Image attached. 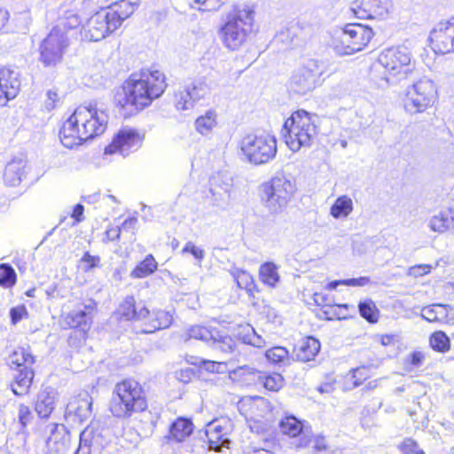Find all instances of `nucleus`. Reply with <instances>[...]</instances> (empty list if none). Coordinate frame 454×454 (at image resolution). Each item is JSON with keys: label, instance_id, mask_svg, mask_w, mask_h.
<instances>
[{"label": "nucleus", "instance_id": "obj_1", "mask_svg": "<svg viewBox=\"0 0 454 454\" xmlns=\"http://www.w3.org/2000/svg\"><path fill=\"white\" fill-rule=\"evenodd\" d=\"M167 88L165 75L159 70L142 69L132 74L114 94V103L123 114L132 115L150 106Z\"/></svg>", "mask_w": 454, "mask_h": 454}, {"label": "nucleus", "instance_id": "obj_2", "mask_svg": "<svg viewBox=\"0 0 454 454\" xmlns=\"http://www.w3.org/2000/svg\"><path fill=\"white\" fill-rule=\"evenodd\" d=\"M414 70L411 52L403 45L382 51L372 66V74L381 87L397 85Z\"/></svg>", "mask_w": 454, "mask_h": 454}, {"label": "nucleus", "instance_id": "obj_3", "mask_svg": "<svg viewBox=\"0 0 454 454\" xmlns=\"http://www.w3.org/2000/svg\"><path fill=\"white\" fill-rule=\"evenodd\" d=\"M256 31L254 11L247 5H234L227 14L225 24L220 28L219 35L227 49L236 51Z\"/></svg>", "mask_w": 454, "mask_h": 454}, {"label": "nucleus", "instance_id": "obj_4", "mask_svg": "<svg viewBox=\"0 0 454 454\" xmlns=\"http://www.w3.org/2000/svg\"><path fill=\"white\" fill-rule=\"evenodd\" d=\"M146 409L145 393L138 381L126 379L114 386L109 403V411L114 417L126 419Z\"/></svg>", "mask_w": 454, "mask_h": 454}, {"label": "nucleus", "instance_id": "obj_5", "mask_svg": "<svg viewBox=\"0 0 454 454\" xmlns=\"http://www.w3.org/2000/svg\"><path fill=\"white\" fill-rule=\"evenodd\" d=\"M318 117L303 109L292 114L285 121L283 134L286 145L293 152H298L301 147L311 146L317 135Z\"/></svg>", "mask_w": 454, "mask_h": 454}, {"label": "nucleus", "instance_id": "obj_6", "mask_svg": "<svg viewBox=\"0 0 454 454\" xmlns=\"http://www.w3.org/2000/svg\"><path fill=\"white\" fill-rule=\"evenodd\" d=\"M239 148L242 160L255 166L269 163L278 152L276 137L265 132L246 134L239 140Z\"/></svg>", "mask_w": 454, "mask_h": 454}, {"label": "nucleus", "instance_id": "obj_7", "mask_svg": "<svg viewBox=\"0 0 454 454\" xmlns=\"http://www.w3.org/2000/svg\"><path fill=\"white\" fill-rule=\"evenodd\" d=\"M295 190L293 180L284 175L275 176L260 186L262 203L270 213L279 214L287 207Z\"/></svg>", "mask_w": 454, "mask_h": 454}, {"label": "nucleus", "instance_id": "obj_8", "mask_svg": "<svg viewBox=\"0 0 454 454\" xmlns=\"http://www.w3.org/2000/svg\"><path fill=\"white\" fill-rule=\"evenodd\" d=\"M108 114L106 109L96 104L80 106L74 112V122L68 123L65 130L74 133V125H82L81 134L88 139L103 134L108 124Z\"/></svg>", "mask_w": 454, "mask_h": 454}, {"label": "nucleus", "instance_id": "obj_9", "mask_svg": "<svg viewBox=\"0 0 454 454\" xmlns=\"http://www.w3.org/2000/svg\"><path fill=\"white\" fill-rule=\"evenodd\" d=\"M372 36V28L360 24H348L336 31L333 49L338 55H352L362 51Z\"/></svg>", "mask_w": 454, "mask_h": 454}, {"label": "nucleus", "instance_id": "obj_10", "mask_svg": "<svg viewBox=\"0 0 454 454\" xmlns=\"http://www.w3.org/2000/svg\"><path fill=\"white\" fill-rule=\"evenodd\" d=\"M325 66L322 61L308 59L294 71L290 78V89L300 95L312 91L322 83Z\"/></svg>", "mask_w": 454, "mask_h": 454}, {"label": "nucleus", "instance_id": "obj_11", "mask_svg": "<svg viewBox=\"0 0 454 454\" xmlns=\"http://www.w3.org/2000/svg\"><path fill=\"white\" fill-rule=\"evenodd\" d=\"M436 87L434 82L422 78L407 89L404 100L405 111L411 114L425 112L436 98Z\"/></svg>", "mask_w": 454, "mask_h": 454}, {"label": "nucleus", "instance_id": "obj_12", "mask_svg": "<svg viewBox=\"0 0 454 454\" xmlns=\"http://www.w3.org/2000/svg\"><path fill=\"white\" fill-rule=\"evenodd\" d=\"M68 46L67 33L59 27H53L40 46V60L45 67L56 66L62 59Z\"/></svg>", "mask_w": 454, "mask_h": 454}, {"label": "nucleus", "instance_id": "obj_13", "mask_svg": "<svg viewBox=\"0 0 454 454\" xmlns=\"http://www.w3.org/2000/svg\"><path fill=\"white\" fill-rule=\"evenodd\" d=\"M210 92V88L205 77L192 80L175 93V106L177 110H190L196 103L205 98Z\"/></svg>", "mask_w": 454, "mask_h": 454}, {"label": "nucleus", "instance_id": "obj_14", "mask_svg": "<svg viewBox=\"0 0 454 454\" xmlns=\"http://www.w3.org/2000/svg\"><path fill=\"white\" fill-rule=\"evenodd\" d=\"M117 20H113L106 9L93 14L82 26L81 35L83 40L98 42L114 32Z\"/></svg>", "mask_w": 454, "mask_h": 454}, {"label": "nucleus", "instance_id": "obj_15", "mask_svg": "<svg viewBox=\"0 0 454 454\" xmlns=\"http://www.w3.org/2000/svg\"><path fill=\"white\" fill-rule=\"evenodd\" d=\"M143 136L136 129L123 128L114 137L112 143L106 147V154L120 153L122 156L129 155L131 152L141 147Z\"/></svg>", "mask_w": 454, "mask_h": 454}, {"label": "nucleus", "instance_id": "obj_16", "mask_svg": "<svg viewBox=\"0 0 454 454\" xmlns=\"http://www.w3.org/2000/svg\"><path fill=\"white\" fill-rule=\"evenodd\" d=\"M431 47L435 53L448 54L454 52V18L446 22H440L430 32Z\"/></svg>", "mask_w": 454, "mask_h": 454}, {"label": "nucleus", "instance_id": "obj_17", "mask_svg": "<svg viewBox=\"0 0 454 454\" xmlns=\"http://www.w3.org/2000/svg\"><path fill=\"white\" fill-rule=\"evenodd\" d=\"M392 7L391 0H356L352 10L358 19L385 20Z\"/></svg>", "mask_w": 454, "mask_h": 454}, {"label": "nucleus", "instance_id": "obj_18", "mask_svg": "<svg viewBox=\"0 0 454 454\" xmlns=\"http://www.w3.org/2000/svg\"><path fill=\"white\" fill-rule=\"evenodd\" d=\"M231 187V179L218 174L210 181L209 191L206 195L207 201L213 207L224 209L228 206Z\"/></svg>", "mask_w": 454, "mask_h": 454}, {"label": "nucleus", "instance_id": "obj_19", "mask_svg": "<svg viewBox=\"0 0 454 454\" xmlns=\"http://www.w3.org/2000/svg\"><path fill=\"white\" fill-rule=\"evenodd\" d=\"M50 434L46 440L45 454H65L70 446V434L63 424L51 423L46 427Z\"/></svg>", "mask_w": 454, "mask_h": 454}, {"label": "nucleus", "instance_id": "obj_20", "mask_svg": "<svg viewBox=\"0 0 454 454\" xmlns=\"http://www.w3.org/2000/svg\"><path fill=\"white\" fill-rule=\"evenodd\" d=\"M94 304L84 306L83 309H74L61 316L59 325L63 329L79 328L84 335L92 323V311Z\"/></svg>", "mask_w": 454, "mask_h": 454}, {"label": "nucleus", "instance_id": "obj_21", "mask_svg": "<svg viewBox=\"0 0 454 454\" xmlns=\"http://www.w3.org/2000/svg\"><path fill=\"white\" fill-rule=\"evenodd\" d=\"M92 414V398L88 393L72 398L66 407V418L74 423H82Z\"/></svg>", "mask_w": 454, "mask_h": 454}, {"label": "nucleus", "instance_id": "obj_22", "mask_svg": "<svg viewBox=\"0 0 454 454\" xmlns=\"http://www.w3.org/2000/svg\"><path fill=\"white\" fill-rule=\"evenodd\" d=\"M20 74L9 68L0 69V106H5L10 99L16 98L20 91Z\"/></svg>", "mask_w": 454, "mask_h": 454}, {"label": "nucleus", "instance_id": "obj_23", "mask_svg": "<svg viewBox=\"0 0 454 454\" xmlns=\"http://www.w3.org/2000/svg\"><path fill=\"white\" fill-rule=\"evenodd\" d=\"M118 313L126 320H142L146 318L150 311L142 303H136L133 296H127L120 304Z\"/></svg>", "mask_w": 454, "mask_h": 454}, {"label": "nucleus", "instance_id": "obj_24", "mask_svg": "<svg viewBox=\"0 0 454 454\" xmlns=\"http://www.w3.org/2000/svg\"><path fill=\"white\" fill-rule=\"evenodd\" d=\"M138 5L139 0H120L106 10L114 21L117 20L116 26L119 27L126 19L134 13Z\"/></svg>", "mask_w": 454, "mask_h": 454}, {"label": "nucleus", "instance_id": "obj_25", "mask_svg": "<svg viewBox=\"0 0 454 454\" xmlns=\"http://www.w3.org/2000/svg\"><path fill=\"white\" fill-rule=\"evenodd\" d=\"M431 231L442 233L450 231L454 234V204L449 208L433 215L428 222Z\"/></svg>", "mask_w": 454, "mask_h": 454}, {"label": "nucleus", "instance_id": "obj_26", "mask_svg": "<svg viewBox=\"0 0 454 454\" xmlns=\"http://www.w3.org/2000/svg\"><path fill=\"white\" fill-rule=\"evenodd\" d=\"M320 350V342L314 337L309 336L302 339L294 349L296 358L302 362L314 359Z\"/></svg>", "mask_w": 454, "mask_h": 454}, {"label": "nucleus", "instance_id": "obj_27", "mask_svg": "<svg viewBox=\"0 0 454 454\" xmlns=\"http://www.w3.org/2000/svg\"><path fill=\"white\" fill-rule=\"evenodd\" d=\"M27 162L22 158H13L7 163L4 169V180L10 186H17L20 184L25 175Z\"/></svg>", "mask_w": 454, "mask_h": 454}, {"label": "nucleus", "instance_id": "obj_28", "mask_svg": "<svg viewBox=\"0 0 454 454\" xmlns=\"http://www.w3.org/2000/svg\"><path fill=\"white\" fill-rule=\"evenodd\" d=\"M55 406V393L51 388L42 390L36 397L35 410L41 418H48Z\"/></svg>", "mask_w": 454, "mask_h": 454}, {"label": "nucleus", "instance_id": "obj_29", "mask_svg": "<svg viewBox=\"0 0 454 454\" xmlns=\"http://www.w3.org/2000/svg\"><path fill=\"white\" fill-rule=\"evenodd\" d=\"M74 122V114L63 123L62 128L59 131V137L62 145L67 148H73L75 145H81L82 142L86 141V138L81 134L82 125H74V133L73 136V132H69L66 129L68 123Z\"/></svg>", "mask_w": 454, "mask_h": 454}, {"label": "nucleus", "instance_id": "obj_30", "mask_svg": "<svg viewBox=\"0 0 454 454\" xmlns=\"http://www.w3.org/2000/svg\"><path fill=\"white\" fill-rule=\"evenodd\" d=\"M34 377V371L29 366H24L22 369H18V372L14 376L12 392L16 395H22L27 393Z\"/></svg>", "mask_w": 454, "mask_h": 454}, {"label": "nucleus", "instance_id": "obj_31", "mask_svg": "<svg viewBox=\"0 0 454 454\" xmlns=\"http://www.w3.org/2000/svg\"><path fill=\"white\" fill-rule=\"evenodd\" d=\"M6 363L12 369H20V367L29 366L35 363V357L24 348H15L7 357Z\"/></svg>", "mask_w": 454, "mask_h": 454}, {"label": "nucleus", "instance_id": "obj_32", "mask_svg": "<svg viewBox=\"0 0 454 454\" xmlns=\"http://www.w3.org/2000/svg\"><path fill=\"white\" fill-rule=\"evenodd\" d=\"M450 305L432 304L424 307L421 310V317L428 322H443L449 317Z\"/></svg>", "mask_w": 454, "mask_h": 454}, {"label": "nucleus", "instance_id": "obj_33", "mask_svg": "<svg viewBox=\"0 0 454 454\" xmlns=\"http://www.w3.org/2000/svg\"><path fill=\"white\" fill-rule=\"evenodd\" d=\"M214 334L215 335L213 340H211L209 347L223 354H229L234 351L236 348V341L234 339L217 329Z\"/></svg>", "mask_w": 454, "mask_h": 454}, {"label": "nucleus", "instance_id": "obj_34", "mask_svg": "<svg viewBox=\"0 0 454 454\" xmlns=\"http://www.w3.org/2000/svg\"><path fill=\"white\" fill-rule=\"evenodd\" d=\"M193 431V424L184 418L177 419L170 427V437L176 442H182Z\"/></svg>", "mask_w": 454, "mask_h": 454}, {"label": "nucleus", "instance_id": "obj_35", "mask_svg": "<svg viewBox=\"0 0 454 454\" xmlns=\"http://www.w3.org/2000/svg\"><path fill=\"white\" fill-rule=\"evenodd\" d=\"M353 211V201L347 195L337 198L330 209L331 215L335 219L346 218Z\"/></svg>", "mask_w": 454, "mask_h": 454}, {"label": "nucleus", "instance_id": "obj_36", "mask_svg": "<svg viewBox=\"0 0 454 454\" xmlns=\"http://www.w3.org/2000/svg\"><path fill=\"white\" fill-rule=\"evenodd\" d=\"M216 114L214 110H208L204 115L195 121L196 130L201 135L209 134L216 126Z\"/></svg>", "mask_w": 454, "mask_h": 454}, {"label": "nucleus", "instance_id": "obj_37", "mask_svg": "<svg viewBox=\"0 0 454 454\" xmlns=\"http://www.w3.org/2000/svg\"><path fill=\"white\" fill-rule=\"evenodd\" d=\"M157 262L152 254H148L144 261H142L131 271L130 277L134 278H143L153 274L157 270Z\"/></svg>", "mask_w": 454, "mask_h": 454}, {"label": "nucleus", "instance_id": "obj_38", "mask_svg": "<svg viewBox=\"0 0 454 454\" xmlns=\"http://www.w3.org/2000/svg\"><path fill=\"white\" fill-rule=\"evenodd\" d=\"M216 328L206 327L202 325H193L187 330L189 339L200 340L206 342L208 346L213 340Z\"/></svg>", "mask_w": 454, "mask_h": 454}, {"label": "nucleus", "instance_id": "obj_39", "mask_svg": "<svg viewBox=\"0 0 454 454\" xmlns=\"http://www.w3.org/2000/svg\"><path fill=\"white\" fill-rule=\"evenodd\" d=\"M261 280L270 286H275L279 281V275L278 273V267L273 262H265L260 268Z\"/></svg>", "mask_w": 454, "mask_h": 454}, {"label": "nucleus", "instance_id": "obj_40", "mask_svg": "<svg viewBox=\"0 0 454 454\" xmlns=\"http://www.w3.org/2000/svg\"><path fill=\"white\" fill-rule=\"evenodd\" d=\"M279 428L284 434L295 437L302 431V425L295 417L287 416L280 421Z\"/></svg>", "mask_w": 454, "mask_h": 454}, {"label": "nucleus", "instance_id": "obj_41", "mask_svg": "<svg viewBox=\"0 0 454 454\" xmlns=\"http://www.w3.org/2000/svg\"><path fill=\"white\" fill-rule=\"evenodd\" d=\"M172 323V316L164 310L155 312V317L151 322V328L144 330L145 333H153L156 330L168 328Z\"/></svg>", "mask_w": 454, "mask_h": 454}, {"label": "nucleus", "instance_id": "obj_42", "mask_svg": "<svg viewBox=\"0 0 454 454\" xmlns=\"http://www.w3.org/2000/svg\"><path fill=\"white\" fill-rule=\"evenodd\" d=\"M239 336L244 343L256 348H262L265 346V340L262 336L258 335L254 329L250 325L245 326L243 328V332L239 333Z\"/></svg>", "mask_w": 454, "mask_h": 454}, {"label": "nucleus", "instance_id": "obj_43", "mask_svg": "<svg viewBox=\"0 0 454 454\" xmlns=\"http://www.w3.org/2000/svg\"><path fill=\"white\" fill-rule=\"evenodd\" d=\"M358 309L362 317L370 323L377 322L379 310L372 300L360 302Z\"/></svg>", "mask_w": 454, "mask_h": 454}, {"label": "nucleus", "instance_id": "obj_44", "mask_svg": "<svg viewBox=\"0 0 454 454\" xmlns=\"http://www.w3.org/2000/svg\"><path fill=\"white\" fill-rule=\"evenodd\" d=\"M16 283V273L13 268L7 263L0 264V286L11 287Z\"/></svg>", "mask_w": 454, "mask_h": 454}, {"label": "nucleus", "instance_id": "obj_45", "mask_svg": "<svg viewBox=\"0 0 454 454\" xmlns=\"http://www.w3.org/2000/svg\"><path fill=\"white\" fill-rule=\"evenodd\" d=\"M430 345L434 350L445 352L450 348V340L443 332H435L430 337Z\"/></svg>", "mask_w": 454, "mask_h": 454}, {"label": "nucleus", "instance_id": "obj_46", "mask_svg": "<svg viewBox=\"0 0 454 454\" xmlns=\"http://www.w3.org/2000/svg\"><path fill=\"white\" fill-rule=\"evenodd\" d=\"M267 359L272 364H281L288 357V351L284 347H273L265 353Z\"/></svg>", "mask_w": 454, "mask_h": 454}, {"label": "nucleus", "instance_id": "obj_47", "mask_svg": "<svg viewBox=\"0 0 454 454\" xmlns=\"http://www.w3.org/2000/svg\"><path fill=\"white\" fill-rule=\"evenodd\" d=\"M80 24L81 20L79 17L74 13L69 12L67 13L66 17L60 19L54 27H59L66 33L65 30L76 28Z\"/></svg>", "mask_w": 454, "mask_h": 454}, {"label": "nucleus", "instance_id": "obj_48", "mask_svg": "<svg viewBox=\"0 0 454 454\" xmlns=\"http://www.w3.org/2000/svg\"><path fill=\"white\" fill-rule=\"evenodd\" d=\"M263 386L270 391H278L284 384V378L279 373H273L262 379Z\"/></svg>", "mask_w": 454, "mask_h": 454}, {"label": "nucleus", "instance_id": "obj_49", "mask_svg": "<svg viewBox=\"0 0 454 454\" xmlns=\"http://www.w3.org/2000/svg\"><path fill=\"white\" fill-rule=\"evenodd\" d=\"M222 431V427L217 425H210L209 429L207 431V435L208 437L209 448L215 450H218L220 445L217 442V440H220L223 434H220Z\"/></svg>", "mask_w": 454, "mask_h": 454}, {"label": "nucleus", "instance_id": "obj_50", "mask_svg": "<svg viewBox=\"0 0 454 454\" xmlns=\"http://www.w3.org/2000/svg\"><path fill=\"white\" fill-rule=\"evenodd\" d=\"M237 285L239 288L252 291L254 284L253 277L246 271H241L236 277Z\"/></svg>", "mask_w": 454, "mask_h": 454}, {"label": "nucleus", "instance_id": "obj_51", "mask_svg": "<svg viewBox=\"0 0 454 454\" xmlns=\"http://www.w3.org/2000/svg\"><path fill=\"white\" fill-rule=\"evenodd\" d=\"M12 324L16 325L24 318H28V311L24 305L12 308L10 310Z\"/></svg>", "mask_w": 454, "mask_h": 454}, {"label": "nucleus", "instance_id": "obj_52", "mask_svg": "<svg viewBox=\"0 0 454 454\" xmlns=\"http://www.w3.org/2000/svg\"><path fill=\"white\" fill-rule=\"evenodd\" d=\"M399 449L403 454H418L422 451L417 442L411 438L404 439Z\"/></svg>", "mask_w": 454, "mask_h": 454}, {"label": "nucleus", "instance_id": "obj_53", "mask_svg": "<svg viewBox=\"0 0 454 454\" xmlns=\"http://www.w3.org/2000/svg\"><path fill=\"white\" fill-rule=\"evenodd\" d=\"M192 364L199 365L200 367H203L205 370L215 372H218V368L220 366V363L211 361V360H205L203 358H196V361L191 362Z\"/></svg>", "mask_w": 454, "mask_h": 454}, {"label": "nucleus", "instance_id": "obj_54", "mask_svg": "<svg viewBox=\"0 0 454 454\" xmlns=\"http://www.w3.org/2000/svg\"><path fill=\"white\" fill-rule=\"evenodd\" d=\"M182 253H190L192 254L195 259L198 261H202L205 256V252L203 249L196 247L192 242L189 241L186 243L184 247L182 250Z\"/></svg>", "mask_w": 454, "mask_h": 454}, {"label": "nucleus", "instance_id": "obj_55", "mask_svg": "<svg viewBox=\"0 0 454 454\" xmlns=\"http://www.w3.org/2000/svg\"><path fill=\"white\" fill-rule=\"evenodd\" d=\"M100 258L98 256L91 255L89 252H86L82 258V262L85 264L84 270L89 271L97 267Z\"/></svg>", "mask_w": 454, "mask_h": 454}, {"label": "nucleus", "instance_id": "obj_56", "mask_svg": "<svg viewBox=\"0 0 454 454\" xmlns=\"http://www.w3.org/2000/svg\"><path fill=\"white\" fill-rule=\"evenodd\" d=\"M432 267L429 264H419L409 269V275L418 278L422 277L430 272Z\"/></svg>", "mask_w": 454, "mask_h": 454}, {"label": "nucleus", "instance_id": "obj_57", "mask_svg": "<svg viewBox=\"0 0 454 454\" xmlns=\"http://www.w3.org/2000/svg\"><path fill=\"white\" fill-rule=\"evenodd\" d=\"M195 2L205 4L207 11H216L225 3V0H195Z\"/></svg>", "mask_w": 454, "mask_h": 454}, {"label": "nucleus", "instance_id": "obj_58", "mask_svg": "<svg viewBox=\"0 0 454 454\" xmlns=\"http://www.w3.org/2000/svg\"><path fill=\"white\" fill-rule=\"evenodd\" d=\"M31 419V411L28 406L20 404L19 407V419L22 426H26Z\"/></svg>", "mask_w": 454, "mask_h": 454}, {"label": "nucleus", "instance_id": "obj_59", "mask_svg": "<svg viewBox=\"0 0 454 454\" xmlns=\"http://www.w3.org/2000/svg\"><path fill=\"white\" fill-rule=\"evenodd\" d=\"M371 282L368 277H360L357 278L344 279L345 286H364Z\"/></svg>", "mask_w": 454, "mask_h": 454}, {"label": "nucleus", "instance_id": "obj_60", "mask_svg": "<svg viewBox=\"0 0 454 454\" xmlns=\"http://www.w3.org/2000/svg\"><path fill=\"white\" fill-rule=\"evenodd\" d=\"M59 98L58 93L55 90H50L47 92V99L45 100V106L48 110H51L55 108L56 103L59 101Z\"/></svg>", "mask_w": 454, "mask_h": 454}, {"label": "nucleus", "instance_id": "obj_61", "mask_svg": "<svg viewBox=\"0 0 454 454\" xmlns=\"http://www.w3.org/2000/svg\"><path fill=\"white\" fill-rule=\"evenodd\" d=\"M313 300L317 306H329L331 305V299L327 294L323 293H316L313 295Z\"/></svg>", "mask_w": 454, "mask_h": 454}, {"label": "nucleus", "instance_id": "obj_62", "mask_svg": "<svg viewBox=\"0 0 454 454\" xmlns=\"http://www.w3.org/2000/svg\"><path fill=\"white\" fill-rule=\"evenodd\" d=\"M311 442H312V447L316 450L322 451V450H326V448H327L325 438L324 436H322V435L315 436L311 440Z\"/></svg>", "mask_w": 454, "mask_h": 454}, {"label": "nucleus", "instance_id": "obj_63", "mask_svg": "<svg viewBox=\"0 0 454 454\" xmlns=\"http://www.w3.org/2000/svg\"><path fill=\"white\" fill-rule=\"evenodd\" d=\"M424 359H425V356L420 351L412 352L409 357L411 364H412L415 367L420 366L422 364Z\"/></svg>", "mask_w": 454, "mask_h": 454}, {"label": "nucleus", "instance_id": "obj_64", "mask_svg": "<svg viewBox=\"0 0 454 454\" xmlns=\"http://www.w3.org/2000/svg\"><path fill=\"white\" fill-rule=\"evenodd\" d=\"M121 227L110 228V229L106 230V239L111 241L119 239L120 235H121Z\"/></svg>", "mask_w": 454, "mask_h": 454}]
</instances>
